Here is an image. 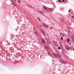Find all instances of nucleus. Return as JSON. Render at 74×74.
<instances>
[{
	"instance_id": "nucleus-1",
	"label": "nucleus",
	"mask_w": 74,
	"mask_h": 74,
	"mask_svg": "<svg viewBox=\"0 0 74 74\" xmlns=\"http://www.w3.org/2000/svg\"><path fill=\"white\" fill-rule=\"evenodd\" d=\"M43 8H44V10H46V11H48V12H49V11H49V9H48L47 8H46V7H45V6H43Z\"/></svg>"
},
{
	"instance_id": "nucleus-2",
	"label": "nucleus",
	"mask_w": 74,
	"mask_h": 74,
	"mask_svg": "<svg viewBox=\"0 0 74 74\" xmlns=\"http://www.w3.org/2000/svg\"><path fill=\"white\" fill-rule=\"evenodd\" d=\"M52 53L53 55L54 56H55V57H56L57 58L58 56H57L58 55V53Z\"/></svg>"
},
{
	"instance_id": "nucleus-3",
	"label": "nucleus",
	"mask_w": 74,
	"mask_h": 74,
	"mask_svg": "<svg viewBox=\"0 0 74 74\" xmlns=\"http://www.w3.org/2000/svg\"><path fill=\"white\" fill-rule=\"evenodd\" d=\"M65 48L66 49H67V50H70V47H69V46L68 45H66L65 46Z\"/></svg>"
},
{
	"instance_id": "nucleus-4",
	"label": "nucleus",
	"mask_w": 74,
	"mask_h": 74,
	"mask_svg": "<svg viewBox=\"0 0 74 74\" xmlns=\"http://www.w3.org/2000/svg\"><path fill=\"white\" fill-rule=\"evenodd\" d=\"M60 62L62 63H63V64H66V62L63 61L62 60H60Z\"/></svg>"
},
{
	"instance_id": "nucleus-5",
	"label": "nucleus",
	"mask_w": 74,
	"mask_h": 74,
	"mask_svg": "<svg viewBox=\"0 0 74 74\" xmlns=\"http://www.w3.org/2000/svg\"><path fill=\"white\" fill-rule=\"evenodd\" d=\"M47 38V45H49V44H50V42L49 41V39H48V38Z\"/></svg>"
},
{
	"instance_id": "nucleus-6",
	"label": "nucleus",
	"mask_w": 74,
	"mask_h": 74,
	"mask_svg": "<svg viewBox=\"0 0 74 74\" xmlns=\"http://www.w3.org/2000/svg\"><path fill=\"white\" fill-rule=\"evenodd\" d=\"M11 2H12L13 5H14V6H16V4L15 3H14V2L12 0L11 1Z\"/></svg>"
},
{
	"instance_id": "nucleus-7",
	"label": "nucleus",
	"mask_w": 74,
	"mask_h": 74,
	"mask_svg": "<svg viewBox=\"0 0 74 74\" xmlns=\"http://www.w3.org/2000/svg\"><path fill=\"white\" fill-rule=\"evenodd\" d=\"M60 35L61 36V37H64V36L65 35L62 33H60Z\"/></svg>"
},
{
	"instance_id": "nucleus-8",
	"label": "nucleus",
	"mask_w": 74,
	"mask_h": 74,
	"mask_svg": "<svg viewBox=\"0 0 74 74\" xmlns=\"http://www.w3.org/2000/svg\"><path fill=\"white\" fill-rule=\"evenodd\" d=\"M42 41L43 43H44V44H45L46 42L45 41V40L44 39H42Z\"/></svg>"
},
{
	"instance_id": "nucleus-9",
	"label": "nucleus",
	"mask_w": 74,
	"mask_h": 74,
	"mask_svg": "<svg viewBox=\"0 0 74 74\" xmlns=\"http://www.w3.org/2000/svg\"><path fill=\"white\" fill-rule=\"evenodd\" d=\"M41 31L42 33H43V34H45V32H44V30H42V28H41Z\"/></svg>"
},
{
	"instance_id": "nucleus-10",
	"label": "nucleus",
	"mask_w": 74,
	"mask_h": 74,
	"mask_svg": "<svg viewBox=\"0 0 74 74\" xmlns=\"http://www.w3.org/2000/svg\"><path fill=\"white\" fill-rule=\"evenodd\" d=\"M67 33H71V31L69 29H67Z\"/></svg>"
},
{
	"instance_id": "nucleus-11",
	"label": "nucleus",
	"mask_w": 74,
	"mask_h": 74,
	"mask_svg": "<svg viewBox=\"0 0 74 74\" xmlns=\"http://www.w3.org/2000/svg\"><path fill=\"white\" fill-rule=\"evenodd\" d=\"M45 48L47 49H49V47L47 46H45Z\"/></svg>"
},
{
	"instance_id": "nucleus-12",
	"label": "nucleus",
	"mask_w": 74,
	"mask_h": 74,
	"mask_svg": "<svg viewBox=\"0 0 74 74\" xmlns=\"http://www.w3.org/2000/svg\"><path fill=\"white\" fill-rule=\"evenodd\" d=\"M71 39L73 42H74V39L72 37H71Z\"/></svg>"
},
{
	"instance_id": "nucleus-13",
	"label": "nucleus",
	"mask_w": 74,
	"mask_h": 74,
	"mask_svg": "<svg viewBox=\"0 0 74 74\" xmlns=\"http://www.w3.org/2000/svg\"><path fill=\"white\" fill-rule=\"evenodd\" d=\"M45 27H46V28H48V25H46Z\"/></svg>"
},
{
	"instance_id": "nucleus-14",
	"label": "nucleus",
	"mask_w": 74,
	"mask_h": 74,
	"mask_svg": "<svg viewBox=\"0 0 74 74\" xmlns=\"http://www.w3.org/2000/svg\"><path fill=\"white\" fill-rule=\"evenodd\" d=\"M49 10L51 11H53V10H52L51 8H49Z\"/></svg>"
},
{
	"instance_id": "nucleus-15",
	"label": "nucleus",
	"mask_w": 74,
	"mask_h": 74,
	"mask_svg": "<svg viewBox=\"0 0 74 74\" xmlns=\"http://www.w3.org/2000/svg\"><path fill=\"white\" fill-rule=\"evenodd\" d=\"M40 13L41 14H44V13L43 12L41 11L40 12Z\"/></svg>"
},
{
	"instance_id": "nucleus-16",
	"label": "nucleus",
	"mask_w": 74,
	"mask_h": 74,
	"mask_svg": "<svg viewBox=\"0 0 74 74\" xmlns=\"http://www.w3.org/2000/svg\"><path fill=\"white\" fill-rule=\"evenodd\" d=\"M67 40L68 42H69V41H70V39H69V38H68L67 39Z\"/></svg>"
},
{
	"instance_id": "nucleus-17",
	"label": "nucleus",
	"mask_w": 74,
	"mask_h": 74,
	"mask_svg": "<svg viewBox=\"0 0 74 74\" xmlns=\"http://www.w3.org/2000/svg\"><path fill=\"white\" fill-rule=\"evenodd\" d=\"M58 1V2H59L60 3H62V1L60 0H59Z\"/></svg>"
},
{
	"instance_id": "nucleus-18",
	"label": "nucleus",
	"mask_w": 74,
	"mask_h": 74,
	"mask_svg": "<svg viewBox=\"0 0 74 74\" xmlns=\"http://www.w3.org/2000/svg\"><path fill=\"white\" fill-rule=\"evenodd\" d=\"M37 18L38 19V21H40H40H41V20H40V18H39L37 17Z\"/></svg>"
},
{
	"instance_id": "nucleus-19",
	"label": "nucleus",
	"mask_w": 74,
	"mask_h": 74,
	"mask_svg": "<svg viewBox=\"0 0 74 74\" xmlns=\"http://www.w3.org/2000/svg\"><path fill=\"white\" fill-rule=\"evenodd\" d=\"M43 26H45V27L46 26L45 24L44 23H43Z\"/></svg>"
},
{
	"instance_id": "nucleus-20",
	"label": "nucleus",
	"mask_w": 74,
	"mask_h": 74,
	"mask_svg": "<svg viewBox=\"0 0 74 74\" xmlns=\"http://www.w3.org/2000/svg\"><path fill=\"white\" fill-rule=\"evenodd\" d=\"M53 44H54L55 45V44L56 43V41H54L53 42Z\"/></svg>"
},
{
	"instance_id": "nucleus-21",
	"label": "nucleus",
	"mask_w": 74,
	"mask_h": 74,
	"mask_svg": "<svg viewBox=\"0 0 74 74\" xmlns=\"http://www.w3.org/2000/svg\"><path fill=\"white\" fill-rule=\"evenodd\" d=\"M61 40H63V38L62 37H61Z\"/></svg>"
},
{
	"instance_id": "nucleus-22",
	"label": "nucleus",
	"mask_w": 74,
	"mask_h": 74,
	"mask_svg": "<svg viewBox=\"0 0 74 74\" xmlns=\"http://www.w3.org/2000/svg\"><path fill=\"white\" fill-rule=\"evenodd\" d=\"M55 45L56 46H58V43H57V42H56L55 44Z\"/></svg>"
},
{
	"instance_id": "nucleus-23",
	"label": "nucleus",
	"mask_w": 74,
	"mask_h": 74,
	"mask_svg": "<svg viewBox=\"0 0 74 74\" xmlns=\"http://www.w3.org/2000/svg\"><path fill=\"white\" fill-rule=\"evenodd\" d=\"M58 56L59 58H61V56H60L58 54Z\"/></svg>"
},
{
	"instance_id": "nucleus-24",
	"label": "nucleus",
	"mask_w": 74,
	"mask_h": 74,
	"mask_svg": "<svg viewBox=\"0 0 74 74\" xmlns=\"http://www.w3.org/2000/svg\"><path fill=\"white\" fill-rule=\"evenodd\" d=\"M18 2L19 3H21V0H18Z\"/></svg>"
},
{
	"instance_id": "nucleus-25",
	"label": "nucleus",
	"mask_w": 74,
	"mask_h": 74,
	"mask_svg": "<svg viewBox=\"0 0 74 74\" xmlns=\"http://www.w3.org/2000/svg\"><path fill=\"white\" fill-rule=\"evenodd\" d=\"M67 27L68 29H70V27H69L68 26Z\"/></svg>"
},
{
	"instance_id": "nucleus-26",
	"label": "nucleus",
	"mask_w": 74,
	"mask_h": 74,
	"mask_svg": "<svg viewBox=\"0 0 74 74\" xmlns=\"http://www.w3.org/2000/svg\"><path fill=\"white\" fill-rule=\"evenodd\" d=\"M71 18H74V16H71Z\"/></svg>"
},
{
	"instance_id": "nucleus-27",
	"label": "nucleus",
	"mask_w": 74,
	"mask_h": 74,
	"mask_svg": "<svg viewBox=\"0 0 74 74\" xmlns=\"http://www.w3.org/2000/svg\"><path fill=\"white\" fill-rule=\"evenodd\" d=\"M58 49L59 50L60 49V47H58Z\"/></svg>"
},
{
	"instance_id": "nucleus-28",
	"label": "nucleus",
	"mask_w": 74,
	"mask_h": 74,
	"mask_svg": "<svg viewBox=\"0 0 74 74\" xmlns=\"http://www.w3.org/2000/svg\"><path fill=\"white\" fill-rule=\"evenodd\" d=\"M73 49V47L72 46L71 47V50H72Z\"/></svg>"
},
{
	"instance_id": "nucleus-29",
	"label": "nucleus",
	"mask_w": 74,
	"mask_h": 74,
	"mask_svg": "<svg viewBox=\"0 0 74 74\" xmlns=\"http://www.w3.org/2000/svg\"><path fill=\"white\" fill-rule=\"evenodd\" d=\"M49 55H50V56H51H51H52V55H51V54L50 53H49Z\"/></svg>"
},
{
	"instance_id": "nucleus-30",
	"label": "nucleus",
	"mask_w": 74,
	"mask_h": 74,
	"mask_svg": "<svg viewBox=\"0 0 74 74\" xmlns=\"http://www.w3.org/2000/svg\"><path fill=\"white\" fill-rule=\"evenodd\" d=\"M38 12H39V13H40V12H41V11H40V10H38Z\"/></svg>"
},
{
	"instance_id": "nucleus-31",
	"label": "nucleus",
	"mask_w": 74,
	"mask_h": 74,
	"mask_svg": "<svg viewBox=\"0 0 74 74\" xmlns=\"http://www.w3.org/2000/svg\"><path fill=\"white\" fill-rule=\"evenodd\" d=\"M17 29H19V26L17 27Z\"/></svg>"
},
{
	"instance_id": "nucleus-32",
	"label": "nucleus",
	"mask_w": 74,
	"mask_h": 74,
	"mask_svg": "<svg viewBox=\"0 0 74 74\" xmlns=\"http://www.w3.org/2000/svg\"><path fill=\"white\" fill-rule=\"evenodd\" d=\"M62 2H64L65 1L64 0H62Z\"/></svg>"
},
{
	"instance_id": "nucleus-33",
	"label": "nucleus",
	"mask_w": 74,
	"mask_h": 74,
	"mask_svg": "<svg viewBox=\"0 0 74 74\" xmlns=\"http://www.w3.org/2000/svg\"><path fill=\"white\" fill-rule=\"evenodd\" d=\"M53 28V27H51L50 29H52V28Z\"/></svg>"
},
{
	"instance_id": "nucleus-34",
	"label": "nucleus",
	"mask_w": 74,
	"mask_h": 74,
	"mask_svg": "<svg viewBox=\"0 0 74 74\" xmlns=\"http://www.w3.org/2000/svg\"><path fill=\"white\" fill-rule=\"evenodd\" d=\"M61 48L62 49H63V47H62V46H61Z\"/></svg>"
},
{
	"instance_id": "nucleus-35",
	"label": "nucleus",
	"mask_w": 74,
	"mask_h": 74,
	"mask_svg": "<svg viewBox=\"0 0 74 74\" xmlns=\"http://www.w3.org/2000/svg\"><path fill=\"white\" fill-rule=\"evenodd\" d=\"M40 27H42V25H40Z\"/></svg>"
},
{
	"instance_id": "nucleus-36",
	"label": "nucleus",
	"mask_w": 74,
	"mask_h": 74,
	"mask_svg": "<svg viewBox=\"0 0 74 74\" xmlns=\"http://www.w3.org/2000/svg\"><path fill=\"white\" fill-rule=\"evenodd\" d=\"M70 10H69V12H70Z\"/></svg>"
},
{
	"instance_id": "nucleus-37",
	"label": "nucleus",
	"mask_w": 74,
	"mask_h": 74,
	"mask_svg": "<svg viewBox=\"0 0 74 74\" xmlns=\"http://www.w3.org/2000/svg\"><path fill=\"white\" fill-rule=\"evenodd\" d=\"M73 51H74V48H73Z\"/></svg>"
},
{
	"instance_id": "nucleus-38",
	"label": "nucleus",
	"mask_w": 74,
	"mask_h": 74,
	"mask_svg": "<svg viewBox=\"0 0 74 74\" xmlns=\"http://www.w3.org/2000/svg\"><path fill=\"white\" fill-rule=\"evenodd\" d=\"M62 54H63V55H64V53H62Z\"/></svg>"
},
{
	"instance_id": "nucleus-39",
	"label": "nucleus",
	"mask_w": 74,
	"mask_h": 74,
	"mask_svg": "<svg viewBox=\"0 0 74 74\" xmlns=\"http://www.w3.org/2000/svg\"><path fill=\"white\" fill-rule=\"evenodd\" d=\"M68 43L69 44H70V42H68Z\"/></svg>"
},
{
	"instance_id": "nucleus-40",
	"label": "nucleus",
	"mask_w": 74,
	"mask_h": 74,
	"mask_svg": "<svg viewBox=\"0 0 74 74\" xmlns=\"http://www.w3.org/2000/svg\"><path fill=\"white\" fill-rule=\"evenodd\" d=\"M14 1H16V0H14Z\"/></svg>"
},
{
	"instance_id": "nucleus-41",
	"label": "nucleus",
	"mask_w": 74,
	"mask_h": 74,
	"mask_svg": "<svg viewBox=\"0 0 74 74\" xmlns=\"http://www.w3.org/2000/svg\"><path fill=\"white\" fill-rule=\"evenodd\" d=\"M10 0V1H12V0Z\"/></svg>"
}]
</instances>
